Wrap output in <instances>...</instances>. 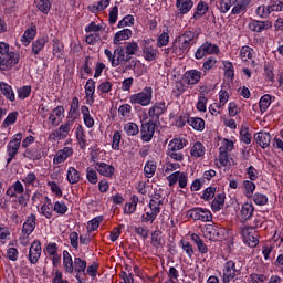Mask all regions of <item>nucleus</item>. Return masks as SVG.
Wrapping results in <instances>:
<instances>
[{
  "instance_id": "nucleus-1",
  "label": "nucleus",
  "mask_w": 283,
  "mask_h": 283,
  "mask_svg": "<svg viewBox=\"0 0 283 283\" xmlns=\"http://www.w3.org/2000/svg\"><path fill=\"white\" fill-rule=\"evenodd\" d=\"M6 196L8 198H17L13 200L15 205H19L22 209L28 207V202H30V189H25L23 182L17 180L13 182L6 191Z\"/></svg>"
},
{
  "instance_id": "nucleus-2",
  "label": "nucleus",
  "mask_w": 283,
  "mask_h": 283,
  "mask_svg": "<svg viewBox=\"0 0 283 283\" xmlns=\"http://www.w3.org/2000/svg\"><path fill=\"white\" fill-rule=\"evenodd\" d=\"M196 32L186 31L181 35L177 36L172 42L171 50L175 53V56H182L189 52L191 45L196 43Z\"/></svg>"
},
{
  "instance_id": "nucleus-3",
  "label": "nucleus",
  "mask_w": 283,
  "mask_h": 283,
  "mask_svg": "<svg viewBox=\"0 0 283 283\" xmlns=\"http://www.w3.org/2000/svg\"><path fill=\"white\" fill-rule=\"evenodd\" d=\"M164 198L160 195H155L150 198L148 207L144 209V213L140 217V220L144 224H154L155 220L160 213V207H163Z\"/></svg>"
},
{
  "instance_id": "nucleus-4",
  "label": "nucleus",
  "mask_w": 283,
  "mask_h": 283,
  "mask_svg": "<svg viewBox=\"0 0 283 283\" xmlns=\"http://www.w3.org/2000/svg\"><path fill=\"white\" fill-rule=\"evenodd\" d=\"M151 101H154V88H151V86H146L140 92L129 96L130 105H140L142 107H149Z\"/></svg>"
},
{
  "instance_id": "nucleus-5",
  "label": "nucleus",
  "mask_w": 283,
  "mask_h": 283,
  "mask_svg": "<svg viewBox=\"0 0 283 283\" xmlns=\"http://www.w3.org/2000/svg\"><path fill=\"white\" fill-rule=\"evenodd\" d=\"M242 275V265L233 260H229L223 264L222 268V280L223 283H229L233 280H238Z\"/></svg>"
},
{
  "instance_id": "nucleus-6",
  "label": "nucleus",
  "mask_w": 283,
  "mask_h": 283,
  "mask_svg": "<svg viewBox=\"0 0 283 283\" xmlns=\"http://www.w3.org/2000/svg\"><path fill=\"white\" fill-rule=\"evenodd\" d=\"M21 140H23V134L18 133V134L13 135L12 139L8 143V145H7V153L9 156L7 159L8 165H10V163H12V160H14V156H17V154H19V149L21 147Z\"/></svg>"
},
{
  "instance_id": "nucleus-7",
  "label": "nucleus",
  "mask_w": 283,
  "mask_h": 283,
  "mask_svg": "<svg viewBox=\"0 0 283 283\" xmlns=\"http://www.w3.org/2000/svg\"><path fill=\"white\" fill-rule=\"evenodd\" d=\"M203 235L207 240H226L227 239V229L218 228L217 226L208 224L203 229Z\"/></svg>"
},
{
  "instance_id": "nucleus-8",
  "label": "nucleus",
  "mask_w": 283,
  "mask_h": 283,
  "mask_svg": "<svg viewBox=\"0 0 283 283\" xmlns=\"http://www.w3.org/2000/svg\"><path fill=\"white\" fill-rule=\"evenodd\" d=\"M220 52V48L211 42H205L201 46L197 49L195 52V59L200 61L205 59V56H209L211 54H218Z\"/></svg>"
},
{
  "instance_id": "nucleus-9",
  "label": "nucleus",
  "mask_w": 283,
  "mask_h": 283,
  "mask_svg": "<svg viewBox=\"0 0 283 283\" xmlns=\"http://www.w3.org/2000/svg\"><path fill=\"white\" fill-rule=\"evenodd\" d=\"M188 216L192 220L200 222H211L213 220V214L205 208H193L188 210Z\"/></svg>"
},
{
  "instance_id": "nucleus-10",
  "label": "nucleus",
  "mask_w": 283,
  "mask_h": 283,
  "mask_svg": "<svg viewBox=\"0 0 283 283\" xmlns=\"http://www.w3.org/2000/svg\"><path fill=\"white\" fill-rule=\"evenodd\" d=\"M169 187H174L178 182L180 189H187L189 176L187 172L175 171L167 177Z\"/></svg>"
},
{
  "instance_id": "nucleus-11",
  "label": "nucleus",
  "mask_w": 283,
  "mask_h": 283,
  "mask_svg": "<svg viewBox=\"0 0 283 283\" xmlns=\"http://www.w3.org/2000/svg\"><path fill=\"white\" fill-rule=\"evenodd\" d=\"M72 127H74V123L66 119L64 124H62L57 129L52 132L50 138H52V140H65V138L70 136Z\"/></svg>"
},
{
  "instance_id": "nucleus-12",
  "label": "nucleus",
  "mask_w": 283,
  "mask_h": 283,
  "mask_svg": "<svg viewBox=\"0 0 283 283\" xmlns=\"http://www.w3.org/2000/svg\"><path fill=\"white\" fill-rule=\"evenodd\" d=\"M21 55L17 52H9L4 59L0 57V70H12L19 63Z\"/></svg>"
},
{
  "instance_id": "nucleus-13",
  "label": "nucleus",
  "mask_w": 283,
  "mask_h": 283,
  "mask_svg": "<svg viewBox=\"0 0 283 283\" xmlns=\"http://www.w3.org/2000/svg\"><path fill=\"white\" fill-rule=\"evenodd\" d=\"M154 134H156V123L154 120L146 122L142 125L140 135L144 143H151Z\"/></svg>"
},
{
  "instance_id": "nucleus-14",
  "label": "nucleus",
  "mask_w": 283,
  "mask_h": 283,
  "mask_svg": "<svg viewBox=\"0 0 283 283\" xmlns=\"http://www.w3.org/2000/svg\"><path fill=\"white\" fill-rule=\"evenodd\" d=\"M74 156V148L65 146L62 149L57 150L53 157V165H63L67 158Z\"/></svg>"
},
{
  "instance_id": "nucleus-15",
  "label": "nucleus",
  "mask_w": 283,
  "mask_h": 283,
  "mask_svg": "<svg viewBox=\"0 0 283 283\" xmlns=\"http://www.w3.org/2000/svg\"><path fill=\"white\" fill-rule=\"evenodd\" d=\"M167 112V104L165 102H156L149 109L148 116L154 120H160V116Z\"/></svg>"
},
{
  "instance_id": "nucleus-16",
  "label": "nucleus",
  "mask_w": 283,
  "mask_h": 283,
  "mask_svg": "<svg viewBox=\"0 0 283 283\" xmlns=\"http://www.w3.org/2000/svg\"><path fill=\"white\" fill-rule=\"evenodd\" d=\"M73 269L75 274V277L77 279L78 283H83V275H85V271H87V261L75 258L73 263Z\"/></svg>"
},
{
  "instance_id": "nucleus-17",
  "label": "nucleus",
  "mask_w": 283,
  "mask_h": 283,
  "mask_svg": "<svg viewBox=\"0 0 283 283\" xmlns=\"http://www.w3.org/2000/svg\"><path fill=\"white\" fill-rule=\"evenodd\" d=\"M80 116H81V109H80L78 97H73L70 104V109L66 115V120L74 124V122L77 118H80Z\"/></svg>"
},
{
  "instance_id": "nucleus-18",
  "label": "nucleus",
  "mask_w": 283,
  "mask_h": 283,
  "mask_svg": "<svg viewBox=\"0 0 283 283\" xmlns=\"http://www.w3.org/2000/svg\"><path fill=\"white\" fill-rule=\"evenodd\" d=\"M241 235L243 238L244 244H247L251 249H255V247L260 244V240H258V237L253 234V232L251 231V228H243L241 230Z\"/></svg>"
},
{
  "instance_id": "nucleus-19",
  "label": "nucleus",
  "mask_w": 283,
  "mask_h": 283,
  "mask_svg": "<svg viewBox=\"0 0 283 283\" xmlns=\"http://www.w3.org/2000/svg\"><path fill=\"white\" fill-rule=\"evenodd\" d=\"M202 78V72L198 70H189L184 74V83L186 85H198Z\"/></svg>"
},
{
  "instance_id": "nucleus-20",
  "label": "nucleus",
  "mask_w": 283,
  "mask_h": 283,
  "mask_svg": "<svg viewBox=\"0 0 283 283\" xmlns=\"http://www.w3.org/2000/svg\"><path fill=\"white\" fill-rule=\"evenodd\" d=\"M84 90L86 105H94V94H96V82L93 78H88L84 86Z\"/></svg>"
},
{
  "instance_id": "nucleus-21",
  "label": "nucleus",
  "mask_w": 283,
  "mask_h": 283,
  "mask_svg": "<svg viewBox=\"0 0 283 283\" xmlns=\"http://www.w3.org/2000/svg\"><path fill=\"white\" fill-rule=\"evenodd\" d=\"M41 259V241L35 240L29 249V262L36 264Z\"/></svg>"
},
{
  "instance_id": "nucleus-22",
  "label": "nucleus",
  "mask_w": 283,
  "mask_h": 283,
  "mask_svg": "<svg viewBox=\"0 0 283 283\" xmlns=\"http://www.w3.org/2000/svg\"><path fill=\"white\" fill-rule=\"evenodd\" d=\"M253 213H255V206L253 203L245 202L241 206L240 219L242 222H249L253 218Z\"/></svg>"
},
{
  "instance_id": "nucleus-23",
  "label": "nucleus",
  "mask_w": 283,
  "mask_h": 283,
  "mask_svg": "<svg viewBox=\"0 0 283 283\" xmlns=\"http://www.w3.org/2000/svg\"><path fill=\"white\" fill-rule=\"evenodd\" d=\"M39 213L46 218V220H51V218L54 216V206H52V199H50V197H44V201L39 210Z\"/></svg>"
},
{
  "instance_id": "nucleus-24",
  "label": "nucleus",
  "mask_w": 283,
  "mask_h": 283,
  "mask_svg": "<svg viewBox=\"0 0 283 283\" xmlns=\"http://www.w3.org/2000/svg\"><path fill=\"white\" fill-rule=\"evenodd\" d=\"M83 180L81 171L76 167L70 166L66 170V181L69 185H78Z\"/></svg>"
},
{
  "instance_id": "nucleus-25",
  "label": "nucleus",
  "mask_w": 283,
  "mask_h": 283,
  "mask_svg": "<svg viewBox=\"0 0 283 283\" xmlns=\"http://www.w3.org/2000/svg\"><path fill=\"white\" fill-rule=\"evenodd\" d=\"M271 28H273L271 21L252 20L249 23V30H251V32H264V30H271Z\"/></svg>"
},
{
  "instance_id": "nucleus-26",
  "label": "nucleus",
  "mask_w": 283,
  "mask_h": 283,
  "mask_svg": "<svg viewBox=\"0 0 283 283\" xmlns=\"http://www.w3.org/2000/svg\"><path fill=\"white\" fill-rule=\"evenodd\" d=\"M95 169L99 172L101 176H104L105 178H112V176H114V171H116L114 166L103 161L96 163Z\"/></svg>"
},
{
  "instance_id": "nucleus-27",
  "label": "nucleus",
  "mask_w": 283,
  "mask_h": 283,
  "mask_svg": "<svg viewBox=\"0 0 283 283\" xmlns=\"http://www.w3.org/2000/svg\"><path fill=\"white\" fill-rule=\"evenodd\" d=\"M36 229V214H30L22 226V233L24 235H32Z\"/></svg>"
},
{
  "instance_id": "nucleus-28",
  "label": "nucleus",
  "mask_w": 283,
  "mask_h": 283,
  "mask_svg": "<svg viewBox=\"0 0 283 283\" xmlns=\"http://www.w3.org/2000/svg\"><path fill=\"white\" fill-rule=\"evenodd\" d=\"M224 200H227V195L224 192H220L214 196V199L211 202V209L214 213L224 209Z\"/></svg>"
},
{
  "instance_id": "nucleus-29",
  "label": "nucleus",
  "mask_w": 283,
  "mask_h": 283,
  "mask_svg": "<svg viewBox=\"0 0 283 283\" xmlns=\"http://www.w3.org/2000/svg\"><path fill=\"white\" fill-rule=\"evenodd\" d=\"M0 92L1 95L6 97L7 101H10L11 103H14L17 101V97L14 95V90H12V86H10L6 82H0Z\"/></svg>"
},
{
  "instance_id": "nucleus-30",
  "label": "nucleus",
  "mask_w": 283,
  "mask_h": 283,
  "mask_svg": "<svg viewBox=\"0 0 283 283\" xmlns=\"http://www.w3.org/2000/svg\"><path fill=\"white\" fill-rule=\"evenodd\" d=\"M254 140H256V144L262 147V149H266L269 145H271V134L266 132H260L254 135Z\"/></svg>"
},
{
  "instance_id": "nucleus-31",
  "label": "nucleus",
  "mask_w": 283,
  "mask_h": 283,
  "mask_svg": "<svg viewBox=\"0 0 283 283\" xmlns=\"http://www.w3.org/2000/svg\"><path fill=\"white\" fill-rule=\"evenodd\" d=\"M63 268L64 273H69L70 275L74 273V260L67 250L63 251Z\"/></svg>"
},
{
  "instance_id": "nucleus-32",
  "label": "nucleus",
  "mask_w": 283,
  "mask_h": 283,
  "mask_svg": "<svg viewBox=\"0 0 283 283\" xmlns=\"http://www.w3.org/2000/svg\"><path fill=\"white\" fill-rule=\"evenodd\" d=\"M189 145V142L187 138L184 137H175L172 138L168 144V149H175L177 151H182L184 147H187Z\"/></svg>"
},
{
  "instance_id": "nucleus-33",
  "label": "nucleus",
  "mask_w": 283,
  "mask_h": 283,
  "mask_svg": "<svg viewBox=\"0 0 283 283\" xmlns=\"http://www.w3.org/2000/svg\"><path fill=\"white\" fill-rule=\"evenodd\" d=\"M80 109H81V114L83 116L85 127H87L88 129H92V127H94L95 122H94V117L90 113V107L83 105V106H81Z\"/></svg>"
},
{
  "instance_id": "nucleus-34",
  "label": "nucleus",
  "mask_w": 283,
  "mask_h": 283,
  "mask_svg": "<svg viewBox=\"0 0 283 283\" xmlns=\"http://www.w3.org/2000/svg\"><path fill=\"white\" fill-rule=\"evenodd\" d=\"M158 54H160L158 49L151 45L144 46L143 49V56L145 61H156L158 59Z\"/></svg>"
},
{
  "instance_id": "nucleus-35",
  "label": "nucleus",
  "mask_w": 283,
  "mask_h": 283,
  "mask_svg": "<svg viewBox=\"0 0 283 283\" xmlns=\"http://www.w3.org/2000/svg\"><path fill=\"white\" fill-rule=\"evenodd\" d=\"M129 61V57H127V54H125V51L123 48H118L115 50V60H113V67H118V65H123Z\"/></svg>"
},
{
  "instance_id": "nucleus-36",
  "label": "nucleus",
  "mask_w": 283,
  "mask_h": 283,
  "mask_svg": "<svg viewBox=\"0 0 283 283\" xmlns=\"http://www.w3.org/2000/svg\"><path fill=\"white\" fill-rule=\"evenodd\" d=\"M34 36H36V27H31L29 29H27L23 33V35L21 36V43L24 46L30 45V43H32Z\"/></svg>"
},
{
  "instance_id": "nucleus-37",
  "label": "nucleus",
  "mask_w": 283,
  "mask_h": 283,
  "mask_svg": "<svg viewBox=\"0 0 283 283\" xmlns=\"http://www.w3.org/2000/svg\"><path fill=\"white\" fill-rule=\"evenodd\" d=\"M190 238L192 242H195V244L197 245L199 253L203 255L209 253V247H207L206 242L200 238V235L192 233Z\"/></svg>"
},
{
  "instance_id": "nucleus-38",
  "label": "nucleus",
  "mask_w": 283,
  "mask_h": 283,
  "mask_svg": "<svg viewBox=\"0 0 283 283\" xmlns=\"http://www.w3.org/2000/svg\"><path fill=\"white\" fill-rule=\"evenodd\" d=\"M251 6V0H238L231 10V14H242Z\"/></svg>"
},
{
  "instance_id": "nucleus-39",
  "label": "nucleus",
  "mask_w": 283,
  "mask_h": 283,
  "mask_svg": "<svg viewBox=\"0 0 283 283\" xmlns=\"http://www.w3.org/2000/svg\"><path fill=\"white\" fill-rule=\"evenodd\" d=\"M132 39V30L130 29H124L122 31H118L114 39H113V43L114 45H118L120 43V41H127Z\"/></svg>"
},
{
  "instance_id": "nucleus-40",
  "label": "nucleus",
  "mask_w": 283,
  "mask_h": 283,
  "mask_svg": "<svg viewBox=\"0 0 283 283\" xmlns=\"http://www.w3.org/2000/svg\"><path fill=\"white\" fill-rule=\"evenodd\" d=\"M239 56L243 62L252 61L255 56V51L251 46L245 45L241 48Z\"/></svg>"
},
{
  "instance_id": "nucleus-41",
  "label": "nucleus",
  "mask_w": 283,
  "mask_h": 283,
  "mask_svg": "<svg viewBox=\"0 0 283 283\" xmlns=\"http://www.w3.org/2000/svg\"><path fill=\"white\" fill-rule=\"evenodd\" d=\"M176 8L179 10L180 14H187L193 8V1L191 0H177Z\"/></svg>"
},
{
  "instance_id": "nucleus-42",
  "label": "nucleus",
  "mask_w": 283,
  "mask_h": 283,
  "mask_svg": "<svg viewBox=\"0 0 283 283\" xmlns=\"http://www.w3.org/2000/svg\"><path fill=\"white\" fill-rule=\"evenodd\" d=\"M188 125H190L195 132H205V119L201 117H189Z\"/></svg>"
},
{
  "instance_id": "nucleus-43",
  "label": "nucleus",
  "mask_w": 283,
  "mask_h": 283,
  "mask_svg": "<svg viewBox=\"0 0 283 283\" xmlns=\"http://www.w3.org/2000/svg\"><path fill=\"white\" fill-rule=\"evenodd\" d=\"M243 195L245 198L251 199L253 198V193H255V182L251 180H243L242 182Z\"/></svg>"
},
{
  "instance_id": "nucleus-44",
  "label": "nucleus",
  "mask_w": 283,
  "mask_h": 283,
  "mask_svg": "<svg viewBox=\"0 0 283 283\" xmlns=\"http://www.w3.org/2000/svg\"><path fill=\"white\" fill-rule=\"evenodd\" d=\"M190 156L192 158H202L205 156V145L200 142L195 143L190 148Z\"/></svg>"
},
{
  "instance_id": "nucleus-45",
  "label": "nucleus",
  "mask_w": 283,
  "mask_h": 283,
  "mask_svg": "<svg viewBox=\"0 0 283 283\" xmlns=\"http://www.w3.org/2000/svg\"><path fill=\"white\" fill-rule=\"evenodd\" d=\"M24 157L29 158V160H41V158H43V154L39 147H32L24 151Z\"/></svg>"
},
{
  "instance_id": "nucleus-46",
  "label": "nucleus",
  "mask_w": 283,
  "mask_h": 283,
  "mask_svg": "<svg viewBox=\"0 0 283 283\" xmlns=\"http://www.w3.org/2000/svg\"><path fill=\"white\" fill-rule=\"evenodd\" d=\"M24 187H39V178L36 174L29 172L22 178Z\"/></svg>"
},
{
  "instance_id": "nucleus-47",
  "label": "nucleus",
  "mask_w": 283,
  "mask_h": 283,
  "mask_svg": "<svg viewBox=\"0 0 283 283\" xmlns=\"http://www.w3.org/2000/svg\"><path fill=\"white\" fill-rule=\"evenodd\" d=\"M157 167L156 161L148 160L144 166V175L146 178H154Z\"/></svg>"
},
{
  "instance_id": "nucleus-48",
  "label": "nucleus",
  "mask_w": 283,
  "mask_h": 283,
  "mask_svg": "<svg viewBox=\"0 0 283 283\" xmlns=\"http://www.w3.org/2000/svg\"><path fill=\"white\" fill-rule=\"evenodd\" d=\"M124 132L127 136H137V134L140 132V128L138 127V124L128 122L124 124Z\"/></svg>"
},
{
  "instance_id": "nucleus-49",
  "label": "nucleus",
  "mask_w": 283,
  "mask_h": 283,
  "mask_svg": "<svg viewBox=\"0 0 283 283\" xmlns=\"http://www.w3.org/2000/svg\"><path fill=\"white\" fill-rule=\"evenodd\" d=\"M251 198L256 207H264L269 205V197L264 193L255 192Z\"/></svg>"
},
{
  "instance_id": "nucleus-50",
  "label": "nucleus",
  "mask_w": 283,
  "mask_h": 283,
  "mask_svg": "<svg viewBox=\"0 0 283 283\" xmlns=\"http://www.w3.org/2000/svg\"><path fill=\"white\" fill-rule=\"evenodd\" d=\"M223 70H224V76L227 81H233L235 76V70L233 67V63L229 61H223Z\"/></svg>"
},
{
  "instance_id": "nucleus-51",
  "label": "nucleus",
  "mask_w": 283,
  "mask_h": 283,
  "mask_svg": "<svg viewBox=\"0 0 283 283\" xmlns=\"http://www.w3.org/2000/svg\"><path fill=\"white\" fill-rule=\"evenodd\" d=\"M75 134H76V138H77L81 149H85V147H87V139H86L85 130L83 129V126L80 125L76 128Z\"/></svg>"
},
{
  "instance_id": "nucleus-52",
  "label": "nucleus",
  "mask_w": 283,
  "mask_h": 283,
  "mask_svg": "<svg viewBox=\"0 0 283 283\" xmlns=\"http://www.w3.org/2000/svg\"><path fill=\"white\" fill-rule=\"evenodd\" d=\"M234 147H235V139L224 138L221 142V146L219 148V151H223L226 154H229V153H231L232 149H234Z\"/></svg>"
},
{
  "instance_id": "nucleus-53",
  "label": "nucleus",
  "mask_w": 283,
  "mask_h": 283,
  "mask_svg": "<svg viewBox=\"0 0 283 283\" xmlns=\"http://www.w3.org/2000/svg\"><path fill=\"white\" fill-rule=\"evenodd\" d=\"M118 115L122 120H127V118H132V105L123 104L118 108Z\"/></svg>"
},
{
  "instance_id": "nucleus-54",
  "label": "nucleus",
  "mask_w": 283,
  "mask_h": 283,
  "mask_svg": "<svg viewBox=\"0 0 283 283\" xmlns=\"http://www.w3.org/2000/svg\"><path fill=\"white\" fill-rule=\"evenodd\" d=\"M112 0H99L90 7L91 12H103L109 7Z\"/></svg>"
},
{
  "instance_id": "nucleus-55",
  "label": "nucleus",
  "mask_w": 283,
  "mask_h": 283,
  "mask_svg": "<svg viewBox=\"0 0 283 283\" xmlns=\"http://www.w3.org/2000/svg\"><path fill=\"white\" fill-rule=\"evenodd\" d=\"M217 191H218V188L213 186L206 188L201 195V200H205V202H209V200H213Z\"/></svg>"
},
{
  "instance_id": "nucleus-56",
  "label": "nucleus",
  "mask_w": 283,
  "mask_h": 283,
  "mask_svg": "<svg viewBox=\"0 0 283 283\" xmlns=\"http://www.w3.org/2000/svg\"><path fill=\"white\" fill-rule=\"evenodd\" d=\"M45 43H48V39L45 38H39L32 43V52L35 56L45 48Z\"/></svg>"
},
{
  "instance_id": "nucleus-57",
  "label": "nucleus",
  "mask_w": 283,
  "mask_h": 283,
  "mask_svg": "<svg viewBox=\"0 0 283 283\" xmlns=\"http://www.w3.org/2000/svg\"><path fill=\"white\" fill-rule=\"evenodd\" d=\"M120 140H123V133L120 130H116L112 137V149L114 151H118L120 149Z\"/></svg>"
},
{
  "instance_id": "nucleus-58",
  "label": "nucleus",
  "mask_w": 283,
  "mask_h": 283,
  "mask_svg": "<svg viewBox=\"0 0 283 283\" xmlns=\"http://www.w3.org/2000/svg\"><path fill=\"white\" fill-rule=\"evenodd\" d=\"M97 170L91 167L86 168V180L91 184V185H97L98 184V172H96Z\"/></svg>"
},
{
  "instance_id": "nucleus-59",
  "label": "nucleus",
  "mask_w": 283,
  "mask_h": 283,
  "mask_svg": "<svg viewBox=\"0 0 283 283\" xmlns=\"http://www.w3.org/2000/svg\"><path fill=\"white\" fill-rule=\"evenodd\" d=\"M35 6L40 12H43V14H49L50 9L52 8L50 0H35Z\"/></svg>"
},
{
  "instance_id": "nucleus-60",
  "label": "nucleus",
  "mask_w": 283,
  "mask_h": 283,
  "mask_svg": "<svg viewBox=\"0 0 283 283\" xmlns=\"http://www.w3.org/2000/svg\"><path fill=\"white\" fill-rule=\"evenodd\" d=\"M53 211L57 213V216H65L69 211V208L64 201H55L53 205Z\"/></svg>"
},
{
  "instance_id": "nucleus-61",
  "label": "nucleus",
  "mask_w": 283,
  "mask_h": 283,
  "mask_svg": "<svg viewBox=\"0 0 283 283\" xmlns=\"http://www.w3.org/2000/svg\"><path fill=\"white\" fill-rule=\"evenodd\" d=\"M218 65V60L213 56L208 57L202 64V72L207 74L210 70H213Z\"/></svg>"
},
{
  "instance_id": "nucleus-62",
  "label": "nucleus",
  "mask_w": 283,
  "mask_h": 283,
  "mask_svg": "<svg viewBox=\"0 0 283 283\" xmlns=\"http://www.w3.org/2000/svg\"><path fill=\"white\" fill-rule=\"evenodd\" d=\"M169 45V30L163 31L157 39V48H167Z\"/></svg>"
},
{
  "instance_id": "nucleus-63",
  "label": "nucleus",
  "mask_w": 283,
  "mask_h": 283,
  "mask_svg": "<svg viewBox=\"0 0 283 283\" xmlns=\"http://www.w3.org/2000/svg\"><path fill=\"white\" fill-rule=\"evenodd\" d=\"M259 107H260L262 114H264V112H266V109H269V107H271V95H269V94L263 95L260 98Z\"/></svg>"
},
{
  "instance_id": "nucleus-64",
  "label": "nucleus",
  "mask_w": 283,
  "mask_h": 283,
  "mask_svg": "<svg viewBox=\"0 0 283 283\" xmlns=\"http://www.w3.org/2000/svg\"><path fill=\"white\" fill-rule=\"evenodd\" d=\"M63 43H61V41L59 40H53V56H55V59H61V56H63Z\"/></svg>"
}]
</instances>
